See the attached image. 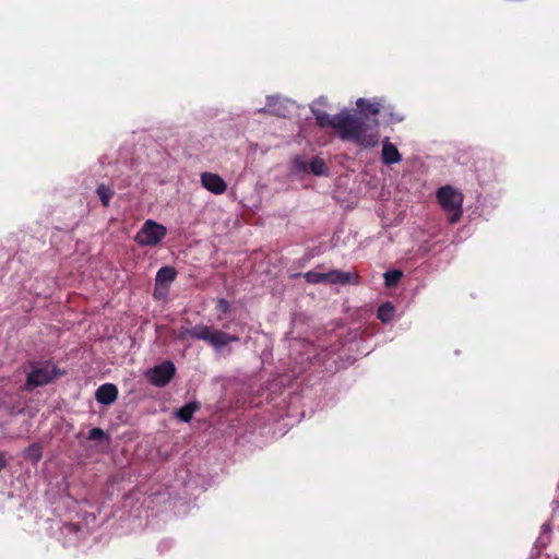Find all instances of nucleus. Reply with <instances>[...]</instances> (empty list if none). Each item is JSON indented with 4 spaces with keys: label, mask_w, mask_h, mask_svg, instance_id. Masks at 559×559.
Here are the masks:
<instances>
[{
    "label": "nucleus",
    "mask_w": 559,
    "mask_h": 559,
    "mask_svg": "<svg viewBox=\"0 0 559 559\" xmlns=\"http://www.w3.org/2000/svg\"><path fill=\"white\" fill-rule=\"evenodd\" d=\"M317 126L320 128H332L343 141H350L362 147L377 145L374 123L371 124L360 115H350L342 111L332 117L321 109H311Z\"/></svg>",
    "instance_id": "obj_1"
},
{
    "label": "nucleus",
    "mask_w": 559,
    "mask_h": 559,
    "mask_svg": "<svg viewBox=\"0 0 559 559\" xmlns=\"http://www.w3.org/2000/svg\"><path fill=\"white\" fill-rule=\"evenodd\" d=\"M188 337L204 341L216 350H221L223 347L229 345L230 343L239 342L238 336L204 324H197L190 329H180L178 338L187 340Z\"/></svg>",
    "instance_id": "obj_2"
},
{
    "label": "nucleus",
    "mask_w": 559,
    "mask_h": 559,
    "mask_svg": "<svg viewBox=\"0 0 559 559\" xmlns=\"http://www.w3.org/2000/svg\"><path fill=\"white\" fill-rule=\"evenodd\" d=\"M437 200L445 212L450 224L457 223L463 214V194L452 186H443L437 190Z\"/></svg>",
    "instance_id": "obj_3"
},
{
    "label": "nucleus",
    "mask_w": 559,
    "mask_h": 559,
    "mask_svg": "<svg viewBox=\"0 0 559 559\" xmlns=\"http://www.w3.org/2000/svg\"><path fill=\"white\" fill-rule=\"evenodd\" d=\"M167 235V228L153 221L147 219L134 237L135 242L141 247H155Z\"/></svg>",
    "instance_id": "obj_4"
},
{
    "label": "nucleus",
    "mask_w": 559,
    "mask_h": 559,
    "mask_svg": "<svg viewBox=\"0 0 559 559\" xmlns=\"http://www.w3.org/2000/svg\"><path fill=\"white\" fill-rule=\"evenodd\" d=\"M62 372L51 362H34L27 372L25 384H48L57 379Z\"/></svg>",
    "instance_id": "obj_5"
},
{
    "label": "nucleus",
    "mask_w": 559,
    "mask_h": 559,
    "mask_svg": "<svg viewBox=\"0 0 559 559\" xmlns=\"http://www.w3.org/2000/svg\"><path fill=\"white\" fill-rule=\"evenodd\" d=\"M356 105H357L359 111L355 112L354 115H360L369 123L376 124L374 130H376V135H377V143H378L380 134H379V120L377 119V116L380 114V110L382 107L381 103L378 100L370 102L365 98H358V100L356 102Z\"/></svg>",
    "instance_id": "obj_6"
},
{
    "label": "nucleus",
    "mask_w": 559,
    "mask_h": 559,
    "mask_svg": "<svg viewBox=\"0 0 559 559\" xmlns=\"http://www.w3.org/2000/svg\"><path fill=\"white\" fill-rule=\"evenodd\" d=\"M175 373V365L166 360L148 369L145 376L151 384H167L174 378Z\"/></svg>",
    "instance_id": "obj_7"
},
{
    "label": "nucleus",
    "mask_w": 559,
    "mask_h": 559,
    "mask_svg": "<svg viewBox=\"0 0 559 559\" xmlns=\"http://www.w3.org/2000/svg\"><path fill=\"white\" fill-rule=\"evenodd\" d=\"M201 185L207 191L214 194H223L227 190V183L217 174L205 171L201 174Z\"/></svg>",
    "instance_id": "obj_8"
},
{
    "label": "nucleus",
    "mask_w": 559,
    "mask_h": 559,
    "mask_svg": "<svg viewBox=\"0 0 559 559\" xmlns=\"http://www.w3.org/2000/svg\"><path fill=\"white\" fill-rule=\"evenodd\" d=\"M326 283L341 285H359L360 277L357 273L331 270L330 272H326Z\"/></svg>",
    "instance_id": "obj_9"
},
{
    "label": "nucleus",
    "mask_w": 559,
    "mask_h": 559,
    "mask_svg": "<svg viewBox=\"0 0 559 559\" xmlns=\"http://www.w3.org/2000/svg\"><path fill=\"white\" fill-rule=\"evenodd\" d=\"M402 155L394 144L389 139H385L382 146V162L385 165H392L401 162Z\"/></svg>",
    "instance_id": "obj_10"
},
{
    "label": "nucleus",
    "mask_w": 559,
    "mask_h": 559,
    "mask_svg": "<svg viewBox=\"0 0 559 559\" xmlns=\"http://www.w3.org/2000/svg\"><path fill=\"white\" fill-rule=\"evenodd\" d=\"M118 396L117 386H98L95 397L104 405H109L116 401Z\"/></svg>",
    "instance_id": "obj_11"
},
{
    "label": "nucleus",
    "mask_w": 559,
    "mask_h": 559,
    "mask_svg": "<svg viewBox=\"0 0 559 559\" xmlns=\"http://www.w3.org/2000/svg\"><path fill=\"white\" fill-rule=\"evenodd\" d=\"M177 271L173 266H163L157 271L156 274V286L168 285L176 280Z\"/></svg>",
    "instance_id": "obj_12"
},
{
    "label": "nucleus",
    "mask_w": 559,
    "mask_h": 559,
    "mask_svg": "<svg viewBox=\"0 0 559 559\" xmlns=\"http://www.w3.org/2000/svg\"><path fill=\"white\" fill-rule=\"evenodd\" d=\"M395 309L391 302H384L381 306H379L377 311V318L383 322L389 323L394 318Z\"/></svg>",
    "instance_id": "obj_13"
},
{
    "label": "nucleus",
    "mask_w": 559,
    "mask_h": 559,
    "mask_svg": "<svg viewBox=\"0 0 559 559\" xmlns=\"http://www.w3.org/2000/svg\"><path fill=\"white\" fill-rule=\"evenodd\" d=\"M199 404L191 402L187 403L185 406L180 407L176 412V417L180 419L181 421L189 423L194 414V412L198 409Z\"/></svg>",
    "instance_id": "obj_14"
},
{
    "label": "nucleus",
    "mask_w": 559,
    "mask_h": 559,
    "mask_svg": "<svg viewBox=\"0 0 559 559\" xmlns=\"http://www.w3.org/2000/svg\"><path fill=\"white\" fill-rule=\"evenodd\" d=\"M96 194L99 197L102 204L105 207H107L109 206L110 200L114 197L115 191L111 187L100 183L96 189Z\"/></svg>",
    "instance_id": "obj_15"
},
{
    "label": "nucleus",
    "mask_w": 559,
    "mask_h": 559,
    "mask_svg": "<svg viewBox=\"0 0 559 559\" xmlns=\"http://www.w3.org/2000/svg\"><path fill=\"white\" fill-rule=\"evenodd\" d=\"M384 284L386 287H394L397 285V283L403 277V272L400 270H390L386 271L384 274Z\"/></svg>",
    "instance_id": "obj_16"
},
{
    "label": "nucleus",
    "mask_w": 559,
    "mask_h": 559,
    "mask_svg": "<svg viewBox=\"0 0 559 559\" xmlns=\"http://www.w3.org/2000/svg\"><path fill=\"white\" fill-rule=\"evenodd\" d=\"M24 455L26 459L31 460L34 463L39 462L43 456L41 445L38 443L29 445L27 449H25Z\"/></svg>",
    "instance_id": "obj_17"
},
{
    "label": "nucleus",
    "mask_w": 559,
    "mask_h": 559,
    "mask_svg": "<svg viewBox=\"0 0 559 559\" xmlns=\"http://www.w3.org/2000/svg\"><path fill=\"white\" fill-rule=\"evenodd\" d=\"M309 167L311 173L317 176H321L326 173L325 162L318 156L311 159Z\"/></svg>",
    "instance_id": "obj_18"
},
{
    "label": "nucleus",
    "mask_w": 559,
    "mask_h": 559,
    "mask_svg": "<svg viewBox=\"0 0 559 559\" xmlns=\"http://www.w3.org/2000/svg\"><path fill=\"white\" fill-rule=\"evenodd\" d=\"M306 282L310 284H319L326 282V273H320L316 271H309L304 275Z\"/></svg>",
    "instance_id": "obj_19"
},
{
    "label": "nucleus",
    "mask_w": 559,
    "mask_h": 559,
    "mask_svg": "<svg viewBox=\"0 0 559 559\" xmlns=\"http://www.w3.org/2000/svg\"><path fill=\"white\" fill-rule=\"evenodd\" d=\"M88 439L92 441H109V437L100 428H93L88 432Z\"/></svg>",
    "instance_id": "obj_20"
},
{
    "label": "nucleus",
    "mask_w": 559,
    "mask_h": 559,
    "mask_svg": "<svg viewBox=\"0 0 559 559\" xmlns=\"http://www.w3.org/2000/svg\"><path fill=\"white\" fill-rule=\"evenodd\" d=\"M216 309L222 313H228L230 310V304L225 298H219L216 302Z\"/></svg>",
    "instance_id": "obj_21"
},
{
    "label": "nucleus",
    "mask_w": 559,
    "mask_h": 559,
    "mask_svg": "<svg viewBox=\"0 0 559 559\" xmlns=\"http://www.w3.org/2000/svg\"><path fill=\"white\" fill-rule=\"evenodd\" d=\"M274 106H275L274 99H273L272 97H270V98L267 99V105H266V107H265V108H263V109H260L259 111H260V112H270V114H274V115H278V116H280V115H281V112H280L278 110H276V109L274 108Z\"/></svg>",
    "instance_id": "obj_22"
},
{
    "label": "nucleus",
    "mask_w": 559,
    "mask_h": 559,
    "mask_svg": "<svg viewBox=\"0 0 559 559\" xmlns=\"http://www.w3.org/2000/svg\"><path fill=\"white\" fill-rule=\"evenodd\" d=\"M7 460L3 453H0V471L5 466Z\"/></svg>",
    "instance_id": "obj_23"
}]
</instances>
